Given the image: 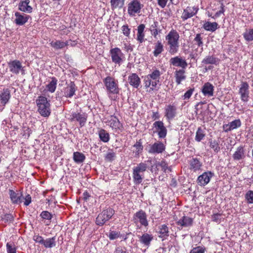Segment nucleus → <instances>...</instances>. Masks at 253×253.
Returning <instances> with one entry per match:
<instances>
[{
  "label": "nucleus",
  "instance_id": "nucleus-12",
  "mask_svg": "<svg viewBox=\"0 0 253 253\" xmlns=\"http://www.w3.org/2000/svg\"><path fill=\"white\" fill-rule=\"evenodd\" d=\"M249 85L246 82H243L239 89V94L241 96V100L244 102L248 101L249 95Z\"/></svg>",
  "mask_w": 253,
  "mask_h": 253
},
{
  "label": "nucleus",
  "instance_id": "nucleus-46",
  "mask_svg": "<svg viewBox=\"0 0 253 253\" xmlns=\"http://www.w3.org/2000/svg\"><path fill=\"white\" fill-rule=\"evenodd\" d=\"M205 134L201 127H199L196 132L195 140L197 141H200L205 137Z\"/></svg>",
  "mask_w": 253,
  "mask_h": 253
},
{
  "label": "nucleus",
  "instance_id": "nucleus-59",
  "mask_svg": "<svg viewBox=\"0 0 253 253\" xmlns=\"http://www.w3.org/2000/svg\"><path fill=\"white\" fill-rule=\"evenodd\" d=\"M160 166L162 168V169L165 171L167 172V170L170 171V168H169L167 163L165 161H162L160 164Z\"/></svg>",
  "mask_w": 253,
  "mask_h": 253
},
{
  "label": "nucleus",
  "instance_id": "nucleus-15",
  "mask_svg": "<svg viewBox=\"0 0 253 253\" xmlns=\"http://www.w3.org/2000/svg\"><path fill=\"white\" fill-rule=\"evenodd\" d=\"M189 164V169L195 172L201 170L203 166L202 163L196 158H193L190 160Z\"/></svg>",
  "mask_w": 253,
  "mask_h": 253
},
{
  "label": "nucleus",
  "instance_id": "nucleus-48",
  "mask_svg": "<svg viewBox=\"0 0 253 253\" xmlns=\"http://www.w3.org/2000/svg\"><path fill=\"white\" fill-rule=\"evenodd\" d=\"M115 156L116 154L115 152H114L112 150H109L106 153L105 158L107 161H112L114 159Z\"/></svg>",
  "mask_w": 253,
  "mask_h": 253
},
{
  "label": "nucleus",
  "instance_id": "nucleus-18",
  "mask_svg": "<svg viewBox=\"0 0 253 253\" xmlns=\"http://www.w3.org/2000/svg\"><path fill=\"white\" fill-rule=\"evenodd\" d=\"M169 62L171 64L174 66L180 67L183 69L185 68L187 66V63L184 59H183L181 57L176 56L171 58Z\"/></svg>",
  "mask_w": 253,
  "mask_h": 253
},
{
  "label": "nucleus",
  "instance_id": "nucleus-45",
  "mask_svg": "<svg viewBox=\"0 0 253 253\" xmlns=\"http://www.w3.org/2000/svg\"><path fill=\"white\" fill-rule=\"evenodd\" d=\"M125 0H111V4L113 8H122L124 5Z\"/></svg>",
  "mask_w": 253,
  "mask_h": 253
},
{
  "label": "nucleus",
  "instance_id": "nucleus-27",
  "mask_svg": "<svg viewBox=\"0 0 253 253\" xmlns=\"http://www.w3.org/2000/svg\"><path fill=\"white\" fill-rule=\"evenodd\" d=\"M76 90L75 84L73 82H71L65 89L64 94L67 97H72Z\"/></svg>",
  "mask_w": 253,
  "mask_h": 253
},
{
  "label": "nucleus",
  "instance_id": "nucleus-10",
  "mask_svg": "<svg viewBox=\"0 0 253 253\" xmlns=\"http://www.w3.org/2000/svg\"><path fill=\"white\" fill-rule=\"evenodd\" d=\"M153 126L155 128L156 131L160 138H165L167 134V129L164 126L163 122L159 121H156L153 124Z\"/></svg>",
  "mask_w": 253,
  "mask_h": 253
},
{
  "label": "nucleus",
  "instance_id": "nucleus-56",
  "mask_svg": "<svg viewBox=\"0 0 253 253\" xmlns=\"http://www.w3.org/2000/svg\"><path fill=\"white\" fill-rule=\"evenodd\" d=\"M120 236V233L116 231H111L109 234V238L110 240H113L118 238Z\"/></svg>",
  "mask_w": 253,
  "mask_h": 253
},
{
  "label": "nucleus",
  "instance_id": "nucleus-34",
  "mask_svg": "<svg viewBox=\"0 0 253 253\" xmlns=\"http://www.w3.org/2000/svg\"><path fill=\"white\" fill-rule=\"evenodd\" d=\"M144 29L145 25L144 24H140L137 27V40L140 42H142L144 41V38L145 36L144 34Z\"/></svg>",
  "mask_w": 253,
  "mask_h": 253
},
{
  "label": "nucleus",
  "instance_id": "nucleus-49",
  "mask_svg": "<svg viewBox=\"0 0 253 253\" xmlns=\"http://www.w3.org/2000/svg\"><path fill=\"white\" fill-rule=\"evenodd\" d=\"M194 41L196 43L198 46L202 47L201 49L203 50V42L201 34H197L195 39H194Z\"/></svg>",
  "mask_w": 253,
  "mask_h": 253
},
{
  "label": "nucleus",
  "instance_id": "nucleus-40",
  "mask_svg": "<svg viewBox=\"0 0 253 253\" xmlns=\"http://www.w3.org/2000/svg\"><path fill=\"white\" fill-rule=\"evenodd\" d=\"M161 74L162 73L159 70L154 69L151 74H148L147 76L152 78L153 80H155V81H157L158 83H159Z\"/></svg>",
  "mask_w": 253,
  "mask_h": 253
},
{
  "label": "nucleus",
  "instance_id": "nucleus-54",
  "mask_svg": "<svg viewBox=\"0 0 253 253\" xmlns=\"http://www.w3.org/2000/svg\"><path fill=\"white\" fill-rule=\"evenodd\" d=\"M205 252V248L199 246L193 248L190 252V253H204Z\"/></svg>",
  "mask_w": 253,
  "mask_h": 253
},
{
  "label": "nucleus",
  "instance_id": "nucleus-20",
  "mask_svg": "<svg viewBox=\"0 0 253 253\" xmlns=\"http://www.w3.org/2000/svg\"><path fill=\"white\" fill-rule=\"evenodd\" d=\"M107 123L108 125L116 131L118 129H120L122 127V125L119 120L115 116H111L108 120Z\"/></svg>",
  "mask_w": 253,
  "mask_h": 253
},
{
  "label": "nucleus",
  "instance_id": "nucleus-57",
  "mask_svg": "<svg viewBox=\"0 0 253 253\" xmlns=\"http://www.w3.org/2000/svg\"><path fill=\"white\" fill-rule=\"evenodd\" d=\"M194 91V88H190L187 90L183 96V99L184 100L189 99L191 96Z\"/></svg>",
  "mask_w": 253,
  "mask_h": 253
},
{
  "label": "nucleus",
  "instance_id": "nucleus-51",
  "mask_svg": "<svg viewBox=\"0 0 253 253\" xmlns=\"http://www.w3.org/2000/svg\"><path fill=\"white\" fill-rule=\"evenodd\" d=\"M6 250L7 253H16V248L13 243H7L6 244Z\"/></svg>",
  "mask_w": 253,
  "mask_h": 253
},
{
  "label": "nucleus",
  "instance_id": "nucleus-8",
  "mask_svg": "<svg viewBox=\"0 0 253 253\" xmlns=\"http://www.w3.org/2000/svg\"><path fill=\"white\" fill-rule=\"evenodd\" d=\"M199 7L198 6H187L183 10L181 18L185 21L195 16L198 12Z\"/></svg>",
  "mask_w": 253,
  "mask_h": 253
},
{
  "label": "nucleus",
  "instance_id": "nucleus-1",
  "mask_svg": "<svg viewBox=\"0 0 253 253\" xmlns=\"http://www.w3.org/2000/svg\"><path fill=\"white\" fill-rule=\"evenodd\" d=\"M149 163H151V161L141 162L133 168L132 178L135 184L138 185L142 183L144 177V172L148 168Z\"/></svg>",
  "mask_w": 253,
  "mask_h": 253
},
{
  "label": "nucleus",
  "instance_id": "nucleus-23",
  "mask_svg": "<svg viewBox=\"0 0 253 253\" xmlns=\"http://www.w3.org/2000/svg\"><path fill=\"white\" fill-rule=\"evenodd\" d=\"M241 122L239 119L235 120L228 124L224 125L223 126L225 131L228 132L240 127Z\"/></svg>",
  "mask_w": 253,
  "mask_h": 253
},
{
  "label": "nucleus",
  "instance_id": "nucleus-4",
  "mask_svg": "<svg viewBox=\"0 0 253 253\" xmlns=\"http://www.w3.org/2000/svg\"><path fill=\"white\" fill-rule=\"evenodd\" d=\"M103 82L108 94L119 93L118 84L114 78L108 76L104 79Z\"/></svg>",
  "mask_w": 253,
  "mask_h": 253
},
{
  "label": "nucleus",
  "instance_id": "nucleus-22",
  "mask_svg": "<svg viewBox=\"0 0 253 253\" xmlns=\"http://www.w3.org/2000/svg\"><path fill=\"white\" fill-rule=\"evenodd\" d=\"M30 0H24L20 1L18 5L19 10L20 11L30 13L32 12L33 8L29 5Z\"/></svg>",
  "mask_w": 253,
  "mask_h": 253
},
{
  "label": "nucleus",
  "instance_id": "nucleus-43",
  "mask_svg": "<svg viewBox=\"0 0 253 253\" xmlns=\"http://www.w3.org/2000/svg\"><path fill=\"white\" fill-rule=\"evenodd\" d=\"M159 233L160 237L164 238L169 236V229L165 224L162 225L159 227Z\"/></svg>",
  "mask_w": 253,
  "mask_h": 253
},
{
  "label": "nucleus",
  "instance_id": "nucleus-24",
  "mask_svg": "<svg viewBox=\"0 0 253 253\" xmlns=\"http://www.w3.org/2000/svg\"><path fill=\"white\" fill-rule=\"evenodd\" d=\"M174 77L176 84H180L182 81L186 79L185 70L183 69L176 70L174 72Z\"/></svg>",
  "mask_w": 253,
  "mask_h": 253
},
{
  "label": "nucleus",
  "instance_id": "nucleus-30",
  "mask_svg": "<svg viewBox=\"0 0 253 253\" xmlns=\"http://www.w3.org/2000/svg\"><path fill=\"white\" fill-rule=\"evenodd\" d=\"M10 98V90L7 88L4 89L0 93V101L3 105H5L8 102Z\"/></svg>",
  "mask_w": 253,
  "mask_h": 253
},
{
  "label": "nucleus",
  "instance_id": "nucleus-6",
  "mask_svg": "<svg viewBox=\"0 0 253 253\" xmlns=\"http://www.w3.org/2000/svg\"><path fill=\"white\" fill-rule=\"evenodd\" d=\"M143 5L138 0H132L128 4L127 11L130 16H134L135 14L140 12Z\"/></svg>",
  "mask_w": 253,
  "mask_h": 253
},
{
  "label": "nucleus",
  "instance_id": "nucleus-55",
  "mask_svg": "<svg viewBox=\"0 0 253 253\" xmlns=\"http://www.w3.org/2000/svg\"><path fill=\"white\" fill-rule=\"evenodd\" d=\"M41 216L43 219L50 220L51 219L52 215V214L47 211H43L41 213Z\"/></svg>",
  "mask_w": 253,
  "mask_h": 253
},
{
  "label": "nucleus",
  "instance_id": "nucleus-13",
  "mask_svg": "<svg viewBox=\"0 0 253 253\" xmlns=\"http://www.w3.org/2000/svg\"><path fill=\"white\" fill-rule=\"evenodd\" d=\"M9 195L11 201L13 204H19L22 203L23 200L22 194L21 192L13 190H9Z\"/></svg>",
  "mask_w": 253,
  "mask_h": 253
},
{
  "label": "nucleus",
  "instance_id": "nucleus-35",
  "mask_svg": "<svg viewBox=\"0 0 253 253\" xmlns=\"http://www.w3.org/2000/svg\"><path fill=\"white\" fill-rule=\"evenodd\" d=\"M50 45L55 49H59L64 48L68 45L67 42H64L60 41H52Z\"/></svg>",
  "mask_w": 253,
  "mask_h": 253
},
{
  "label": "nucleus",
  "instance_id": "nucleus-33",
  "mask_svg": "<svg viewBox=\"0 0 253 253\" xmlns=\"http://www.w3.org/2000/svg\"><path fill=\"white\" fill-rule=\"evenodd\" d=\"M217 26L218 24L216 22H206L203 27L206 31L214 32L217 29Z\"/></svg>",
  "mask_w": 253,
  "mask_h": 253
},
{
  "label": "nucleus",
  "instance_id": "nucleus-39",
  "mask_svg": "<svg viewBox=\"0 0 253 253\" xmlns=\"http://www.w3.org/2000/svg\"><path fill=\"white\" fill-rule=\"evenodd\" d=\"M85 156L79 152H75L73 154V160L77 163H81L85 160Z\"/></svg>",
  "mask_w": 253,
  "mask_h": 253
},
{
  "label": "nucleus",
  "instance_id": "nucleus-44",
  "mask_svg": "<svg viewBox=\"0 0 253 253\" xmlns=\"http://www.w3.org/2000/svg\"><path fill=\"white\" fill-rule=\"evenodd\" d=\"M245 40L247 42L253 41V29H247L243 34Z\"/></svg>",
  "mask_w": 253,
  "mask_h": 253
},
{
  "label": "nucleus",
  "instance_id": "nucleus-63",
  "mask_svg": "<svg viewBox=\"0 0 253 253\" xmlns=\"http://www.w3.org/2000/svg\"><path fill=\"white\" fill-rule=\"evenodd\" d=\"M168 1V0H158V4L161 8H164Z\"/></svg>",
  "mask_w": 253,
  "mask_h": 253
},
{
  "label": "nucleus",
  "instance_id": "nucleus-62",
  "mask_svg": "<svg viewBox=\"0 0 253 253\" xmlns=\"http://www.w3.org/2000/svg\"><path fill=\"white\" fill-rule=\"evenodd\" d=\"M122 31L123 34L126 36H128L130 34V29L128 28L127 25H124L122 27Z\"/></svg>",
  "mask_w": 253,
  "mask_h": 253
},
{
  "label": "nucleus",
  "instance_id": "nucleus-29",
  "mask_svg": "<svg viewBox=\"0 0 253 253\" xmlns=\"http://www.w3.org/2000/svg\"><path fill=\"white\" fill-rule=\"evenodd\" d=\"M220 59L213 55H208L206 56L202 61L203 64H219Z\"/></svg>",
  "mask_w": 253,
  "mask_h": 253
},
{
  "label": "nucleus",
  "instance_id": "nucleus-2",
  "mask_svg": "<svg viewBox=\"0 0 253 253\" xmlns=\"http://www.w3.org/2000/svg\"><path fill=\"white\" fill-rule=\"evenodd\" d=\"M179 35L175 30H171L166 37L168 44L169 45V52L171 54L176 53L179 48Z\"/></svg>",
  "mask_w": 253,
  "mask_h": 253
},
{
  "label": "nucleus",
  "instance_id": "nucleus-5",
  "mask_svg": "<svg viewBox=\"0 0 253 253\" xmlns=\"http://www.w3.org/2000/svg\"><path fill=\"white\" fill-rule=\"evenodd\" d=\"M114 214V211L111 208L104 210L97 217L96 219V224L98 225H103L112 217Z\"/></svg>",
  "mask_w": 253,
  "mask_h": 253
},
{
  "label": "nucleus",
  "instance_id": "nucleus-11",
  "mask_svg": "<svg viewBox=\"0 0 253 253\" xmlns=\"http://www.w3.org/2000/svg\"><path fill=\"white\" fill-rule=\"evenodd\" d=\"M8 66L10 71L16 75L18 74L21 71H23V67L21 62L17 60H14L8 62Z\"/></svg>",
  "mask_w": 253,
  "mask_h": 253
},
{
  "label": "nucleus",
  "instance_id": "nucleus-47",
  "mask_svg": "<svg viewBox=\"0 0 253 253\" xmlns=\"http://www.w3.org/2000/svg\"><path fill=\"white\" fill-rule=\"evenodd\" d=\"M158 24V23L157 22H154L153 24H152L150 27V31L154 37H156L159 33L157 29Z\"/></svg>",
  "mask_w": 253,
  "mask_h": 253
},
{
  "label": "nucleus",
  "instance_id": "nucleus-7",
  "mask_svg": "<svg viewBox=\"0 0 253 253\" xmlns=\"http://www.w3.org/2000/svg\"><path fill=\"white\" fill-rule=\"evenodd\" d=\"M133 220L135 224L140 223L141 225L145 227L147 226L148 225L146 214L144 211L142 210L136 212L134 214Z\"/></svg>",
  "mask_w": 253,
  "mask_h": 253
},
{
  "label": "nucleus",
  "instance_id": "nucleus-58",
  "mask_svg": "<svg viewBox=\"0 0 253 253\" xmlns=\"http://www.w3.org/2000/svg\"><path fill=\"white\" fill-rule=\"evenodd\" d=\"M224 5H223V4L222 3H221V6H220V10H219L218 11L216 12L215 13V14H214V15L213 16H212V17L213 18H217V17H219L221 14H223L224 12Z\"/></svg>",
  "mask_w": 253,
  "mask_h": 253
},
{
  "label": "nucleus",
  "instance_id": "nucleus-61",
  "mask_svg": "<svg viewBox=\"0 0 253 253\" xmlns=\"http://www.w3.org/2000/svg\"><path fill=\"white\" fill-rule=\"evenodd\" d=\"M33 240L35 242L39 243L42 245L43 241H44V239H43V238L42 236H40L39 235L34 236Z\"/></svg>",
  "mask_w": 253,
  "mask_h": 253
},
{
  "label": "nucleus",
  "instance_id": "nucleus-32",
  "mask_svg": "<svg viewBox=\"0 0 253 253\" xmlns=\"http://www.w3.org/2000/svg\"><path fill=\"white\" fill-rule=\"evenodd\" d=\"M245 151L243 146L238 147L233 155L234 160H240L245 158Z\"/></svg>",
  "mask_w": 253,
  "mask_h": 253
},
{
  "label": "nucleus",
  "instance_id": "nucleus-64",
  "mask_svg": "<svg viewBox=\"0 0 253 253\" xmlns=\"http://www.w3.org/2000/svg\"><path fill=\"white\" fill-rule=\"evenodd\" d=\"M13 216L11 214H6L4 215V217H3V220L5 221L8 222V221H11L13 220Z\"/></svg>",
  "mask_w": 253,
  "mask_h": 253
},
{
  "label": "nucleus",
  "instance_id": "nucleus-17",
  "mask_svg": "<svg viewBox=\"0 0 253 253\" xmlns=\"http://www.w3.org/2000/svg\"><path fill=\"white\" fill-rule=\"evenodd\" d=\"M212 176V174L211 172H204L198 177L197 182L198 184L200 186H205L210 182Z\"/></svg>",
  "mask_w": 253,
  "mask_h": 253
},
{
  "label": "nucleus",
  "instance_id": "nucleus-3",
  "mask_svg": "<svg viewBox=\"0 0 253 253\" xmlns=\"http://www.w3.org/2000/svg\"><path fill=\"white\" fill-rule=\"evenodd\" d=\"M36 103L38 107V112L43 117H48L50 114V104L47 98L43 96H40L36 100Z\"/></svg>",
  "mask_w": 253,
  "mask_h": 253
},
{
  "label": "nucleus",
  "instance_id": "nucleus-60",
  "mask_svg": "<svg viewBox=\"0 0 253 253\" xmlns=\"http://www.w3.org/2000/svg\"><path fill=\"white\" fill-rule=\"evenodd\" d=\"M221 214L218 213L214 214L212 215L211 219L213 221L219 223L220 221Z\"/></svg>",
  "mask_w": 253,
  "mask_h": 253
},
{
  "label": "nucleus",
  "instance_id": "nucleus-36",
  "mask_svg": "<svg viewBox=\"0 0 253 253\" xmlns=\"http://www.w3.org/2000/svg\"><path fill=\"white\" fill-rule=\"evenodd\" d=\"M152 239L153 237L151 235L147 233H145L143 234L142 236L140 237L139 241L142 244L145 246H149Z\"/></svg>",
  "mask_w": 253,
  "mask_h": 253
},
{
  "label": "nucleus",
  "instance_id": "nucleus-21",
  "mask_svg": "<svg viewBox=\"0 0 253 253\" xmlns=\"http://www.w3.org/2000/svg\"><path fill=\"white\" fill-rule=\"evenodd\" d=\"M214 86L211 83L207 82L205 83L202 89L203 94L208 97H211L213 95Z\"/></svg>",
  "mask_w": 253,
  "mask_h": 253
},
{
  "label": "nucleus",
  "instance_id": "nucleus-9",
  "mask_svg": "<svg viewBox=\"0 0 253 253\" xmlns=\"http://www.w3.org/2000/svg\"><path fill=\"white\" fill-rule=\"evenodd\" d=\"M112 61L115 64H120L122 61L123 54L118 47L112 48L110 51Z\"/></svg>",
  "mask_w": 253,
  "mask_h": 253
},
{
  "label": "nucleus",
  "instance_id": "nucleus-52",
  "mask_svg": "<svg viewBox=\"0 0 253 253\" xmlns=\"http://www.w3.org/2000/svg\"><path fill=\"white\" fill-rule=\"evenodd\" d=\"M133 147L135 148V150L134 151L136 155H138L143 150V146L140 142H136V143L133 145Z\"/></svg>",
  "mask_w": 253,
  "mask_h": 253
},
{
  "label": "nucleus",
  "instance_id": "nucleus-16",
  "mask_svg": "<svg viewBox=\"0 0 253 253\" xmlns=\"http://www.w3.org/2000/svg\"><path fill=\"white\" fill-rule=\"evenodd\" d=\"M14 15L15 17L14 22L16 25L19 26L24 25L30 17L29 15L18 12H16Z\"/></svg>",
  "mask_w": 253,
  "mask_h": 253
},
{
  "label": "nucleus",
  "instance_id": "nucleus-14",
  "mask_svg": "<svg viewBox=\"0 0 253 253\" xmlns=\"http://www.w3.org/2000/svg\"><path fill=\"white\" fill-rule=\"evenodd\" d=\"M71 120L78 122L81 126H84L87 120V115L85 113H73L71 115Z\"/></svg>",
  "mask_w": 253,
  "mask_h": 253
},
{
  "label": "nucleus",
  "instance_id": "nucleus-19",
  "mask_svg": "<svg viewBox=\"0 0 253 253\" xmlns=\"http://www.w3.org/2000/svg\"><path fill=\"white\" fill-rule=\"evenodd\" d=\"M165 149L164 144L161 142H157L152 145L149 150L150 153H161Z\"/></svg>",
  "mask_w": 253,
  "mask_h": 253
},
{
  "label": "nucleus",
  "instance_id": "nucleus-42",
  "mask_svg": "<svg viewBox=\"0 0 253 253\" xmlns=\"http://www.w3.org/2000/svg\"><path fill=\"white\" fill-rule=\"evenodd\" d=\"M163 51V45L160 41H158L156 43L154 50L153 51L154 55L157 57Z\"/></svg>",
  "mask_w": 253,
  "mask_h": 253
},
{
  "label": "nucleus",
  "instance_id": "nucleus-37",
  "mask_svg": "<svg viewBox=\"0 0 253 253\" xmlns=\"http://www.w3.org/2000/svg\"><path fill=\"white\" fill-rule=\"evenodd\" d=\"M42 245L46 248H51L55 247L56 245L55 237H53L44 240Z\"/></svg>",
  "mask_w": 253,
  "mask_h": 253
},
{
  "label": "nucleus",
  "instance_id": "nucleus-25",
  "mask_svg": "<svg viewBox=\"0 0 253 253\" xmlns=\"http://www.w3.org/2000/svg\"><path fill=\"white\" fill-rule=\"evenodd\" d=\"M144 84L146 88H150L148 90L149 92L154 90V87H156L158 84L157 81L153 80L152 78L149 76H146L144 78Z\"/></svg>",
  "mask_w": 253,
  "mask_h": 253
},
{
  "label": "nucleus",
  "instance_id": "nucleus-38",
  "mask_svg": "<svg viewBox=\"0 0 253 253\" xmlns=\"http://www.w3.org/2000/svg\"><path fill=\"white\" fill-rule=\"evenodd\" d=\"M57 83V79L55 78H52L50 83L46 85V87L48 91L51 93L54 92L56 88Z\"/></svg>",
  "mask_w": 253,
  "mask_h": 253
},
{
  "label": "nucleus",
  "instance_id": "nucleus-53",
  "mask_svg": "<svg viewBox=\"0 0 253 253\" xmlns=\"http://www.w3.org/2000/svg\"><path fill=\"white\" fill-rule=\"evenodd\" d=\"M246 199L248 202L250 204L253 203V191H249L246 194Z\"/></svg>",
  "mask_w": 253,
  "mask_h": 253
},
{
  "label": "nucleus",
  "instance_id": "nucleus-31",
  "mask_svg": "<svg viewBox=\"0 0 253 253\" xmlns=\"http://www.w3.org/2000/svg\"><path fill=\"white\" fill-rule=\"evenodd\" d=\"M129 84L134 87L137 88L140 84V80L137 75L132 74L128 77Z\"/></svg>",
  "mask_w": 253,
  "mask_h": 253
},
{
  "label": "nucleus",
  "instance_id": "nucleus-26",
  "mask_svg": "<svg viewBox=\"0 0 253 253\" xmlns=\"http://www.w3.org/2000/svg\"><path fill=\"white\" fill-rule=\"evenodd\" d=\"M176 110L175 106L171 105H169L166 107L165 116L168 120H171L175 116Z\"/></svg>",
  "mask_w": 253,
  "mask_h": 253
},
{
  "label": "nucleus",
  "instance_id": "nucleus-50",
  "mask_svg": "<svg viewBox=\"0 0 253 253\" xmlns=\"http://www.w3.org/2000/svg\"><path fill=\"white\" fill-rule=\"evenodd\" d=\"M210 147L213 149L215 152L217 153L220 150V147L218 143L215 140L210 141Z\"/></svg>",
  "mask_w": 253,
  "mask_h": 253
},
{
  "label": "nucleus",
  "instance_id": "nucleus-28",
  "mask_svg": "<svg viewBox=\"0 0 253 253\" xmlns=\"http://www.w3.org/2000/svg\"><path fill=\"white\" fill-rule=\"evenodd\" d=\"M193 219L188 216H183L177 222V224L182 227H189L192 225Z\"/></svg>",
  "mask_w": 253,
  "mask_h": 253
},
{
  "label": "nucleus",
  "instance_id": "nucleus-41",
  "mask_svg": "<svg viewBox=\"0 0 253 253\" xmlns=\"http://www.w3.org/2000/svg\"><path fill=\"white\" fill-rule=\"evenodd\" d=\"M99 136L100 139L104 142H107L109 141V134L104 129H101L99 131Z\"/></svg>",
  "mask_w": 253,
  "mask_h": 253
}]
</instances>
